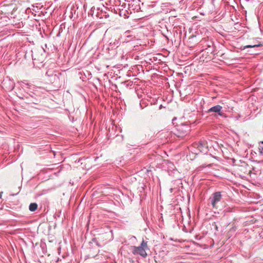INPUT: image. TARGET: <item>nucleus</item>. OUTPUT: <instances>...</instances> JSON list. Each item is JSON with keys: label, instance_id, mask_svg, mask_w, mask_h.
I'll return each mask as SVG.
<instances>
[{"label": "nucleus", "instance_id": "10", "mask_svg": "<svg viewBox=\"0 0 263 263\" xmlns=\"http://www.w3.org/2000/svg\"><path fill=\"white\" fill-rule=\"evenodd\" d=\"M9 82L11 83V85L10 86L9 88H8V89L11 90L14 88V84L10 81Z\"/></svg>", "mask_w": 263, "mask_h": 263}, {"label": "nucleus", "instance_id": "6", "mask_svg": "<svg viewBox=\"0 0 263 263\" xmlns=\"http://www.w3.org/2000/svg\"><path fill=\"white\" fill-rule=\"evenodd\" d=\"M248 165L246 163H243L241 165H240L238 170L239 171L243 172L244 174H248L250 172V170L248 169Z\"/></svg>", "mask_w": 263, "mask_h": 263}, {"label": "nucleus", "instance_id": "5", "mask_svg": "<svg viewBox=\"0 0 263 263\" xmlns=\"http://www.w3.org/2000/svg\"><path fill=\"white\" fill-rule=\"evenodd\" d=\"M194 146L196 147L200 152L204 153L207 151L206 144L204 142L200 141L198 143H195Z\"/></svg>", "mask_w": 263, "mask_h": 263}, {"label": "nucleus", "instance_id": "9", "mask_svg": "<svg viewBox=\"0 0 263 263\" xmlns=\"http://www.w3.org/2000/svg\"><path fill=\"white\" fill-rule=\"evenodd\" d=\"M258 149L260 155L263 156V141L259 143Z\"/></svg>", "mask_w": 263, "mask_h": 263}, {"label": "nucleus", "instance_id": "1", "mask_svg": "<svg viewBox=\"0 0 263 263\" xmlns=\"http://www.w3.org/2000/svg\"><path fill=\"white\" fill-rule=\"evenodd\" d=\"M148 249L147 242L143 240L140 246L132 247V253L134 255L139 254L143 257H145L147 256V253L145 251L146 249Z\"/></svg>", "mask_w": 263, "mask_h": 263}, {"label": "nucleus", "instance_id": "11", "mask_svg": "<svg viewBox=\"0 0 263 263\" xmlns=\"http://www.w3.org/2000/svg\"><path fill=\"white\" fill-rule=\"evenodd\" d=\"M32 59L34 60H36V56L35 55V54H32Z\"/></svg>", "mask_w": 263, "mask_h": 263}, {"label": "nucleus", "instance_id": "4", "mask_svg": "<svg viewBox=\"0 0 263 263\" xmlns=\"http://www.w3.org/2000/svg\"><path fill=\"white\" fill-rule=\"evenodd\" d=\"M222 109V107L221 106L217 105L209 108L207 111V112L211 113L213 112L217 113L220 116H223V113L221 111Z\"/></svg>", "mask_w": 263, "mask_h": 263}, {"label": "nucleus", "instance_id": "13", "mask_svg": "<svg viewBox=\"0 0 263 263\" xmlns=\"http://www.w3.org/2000/svg\"><path fill=\"white\" fill-rule=\"evenodd\" d=\"M170 191H171V193H172L173 192V189H170Z\"/></svg>", "mask_w": 263, "mask_h": 263}, {"label": "nucleus", "instance_id": "12", "mask_svg": "<svg viewBox=\"0 0 263 263\" xmlns=\"http://www.w3.org/2000/svg\"><path fill=\"white\" fill-rule=\"evenodd\" d=\"M118 42H117V43H116V42H115L114 43V44H114L115 46H118Z\"/></svg>", "mask_w": 263, "mask_h": 263}, {"label": "nucleus", "instance_id": "7", "mask_svg": "<svg viewBox=\"0 0 263 263\" xmlns=\"http://www.w3.org/2000/svg\"><path fill=\"white\" fill-rule=\"evenodd\" d=\"M263 45V43H259L257 44H254V45H246V46H243V49H245L246 48H253V47H260V46H262Z\"/></svg>", "mask_w": 263, "mask_h": 263}, {"label": "nucleus", "instance_id": "3", "mask_svg": "<svg viewBox=\"0 0 263 263\" xmlns=\"http://www.w3.org/2000/svg\"><path fill=\"white\" fill-rule=\"evenodd\" d=\"M221 198L222 195L220 192H216L212 194L210 200L213 208L216 206V204L221 200Z\"/></svg>", "mask_w": 263, "mask_h": 263}, {"label": "nucleus", "instance_id": "8", "mask_svg": "<svg viewBox=\"0 0 263 263\" xmlns=\"http://www.w3.org/2000/svg\"><path fill=\"white\" fill-rule=\"evenodd\" d=\"M37 208V204L36 203H31L30 204L29 209L31 212L35 211Z\"/></svg>", "mask_w": 263, "mask_h": 263}, {"label": "nucleus", "instance_id": "2", "mask_svg": "<svg viewBox=\"0 0 263 263\" xmlns=\"http://www.w3.org/2000/svg\"><path fill=\"white\" fill-rule=\"evenodd\" d=\"M190 130L191 127L190 125L186 123H183L178 126L176 135L179 137H183L187 135Z\"/></svg>", "mask_w": 263, "mask_h": 263}]
</instances>
